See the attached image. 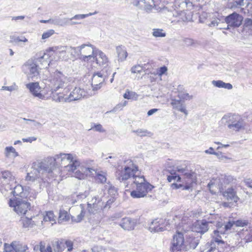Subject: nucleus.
Segmentation results:
<instances>
[{
  "mask_svg": "<svg viewBox=\"0 0 252 252\" xmlns=\"http://www.w3.org/2000/svg\"><path fill=\"white\" fill-rule=\"evenodd\" d=\"M55 162L60 163L63 166L64 170L70 173H74V176L79 179L84 178L85 175H94L91 174L94 169L92 168H82L79 165L80 161L76 156L71 154L61 153L57 155L55 158H50L43 161L34 162L32 166V170L27 174V181L34 182L37 181L39 184L47 181L53 172Z\"/></svg>",
  "mask_w": 252,
  "mask_h": 252,
  "instance_id": "f257e3e1",
  "label": "nucleus"
},
{
  "mask_svg": "<svg viewBox=\"0 0 252 252\" xmlns=\"http://www.w3.org/2000/svg\"><path fill=\"white\" fill-rule=\"evenodd\" d=\"M39 77L46 81L45 84L49 86L52 93L64 87L67 82V77L57 70L52 73L46 70L42 76Z\"/></svg>",
  "mask_w": 252,
  "mask_h": 252,
  "instance_id": "f03ea898",
  "label": "nucleus"
},
{
  "mask_svg": "<svg viewBox=\"0 0 252 252\" xmlns=\"http://www.w3.org/2000/svg\"><path fill=\"white\" fill-rule=\"evenodd\" d=\"M138 170V166L133 163L132 160L127 159L124 161V164L118 167L116 172V176L120 182L131 180L133 182L136 177L140 176L136 175Z\"/></svg>",
  "mask_w": 252,
  "mask_h": 252,
  "instance_id": "7ed1b4c3",
  "label": "nucleus"
},
{
  "mask_svg": "<svg viewBox=\"0 0 252 252\" xmlns=\"http://www.w3.org/2000/svg\"><path fill=\"white\" fill-rule=\"evenodd\" d=\"M219 124L227 126L228 129L235 131L244 130L246 127V123L242 117L233 113L225 114L219 122Z\"/></svg>",
  "mask_w": 252,
  "mask_h": 252,
  "instance_id": "20e7f679",
  "label": "nucleus"
},
{
  "mask_svg": "<svg viewBox=\"0 0 252 252\" xmlns=\"http://www.w3.org/2000/svg\"><path fill=\"white\" fill-rule=\"evenodd\" d=\"M153 188L154 186L145 182L143 176H140L133 180L132 184L133 190L131 191L130 195L133 198L144 197Z\"/></svg>",
  "mask_w": 252,
  "mask_h": 252,
  "instance_id": "39448f33",
  "label": "nucleus"
},
{
  "mask_svg": "<svg viewBox=\"0 0 252 252\" xmlns=\"http://www.w3.org/2000/svg\"><path fill=\"white\" fill-rule=\"evenodd\" d=\"M71 54L74 53L78 58L84 62H88L93 59H94V56L98 50L91 44H84L80 46L71 48Z\"/></svg>",
  "mask_w": 252,
  "mask_h": 252,
  "instance_id": "423d86ee",
  "label": "nucleus"
},
{
  "mask_svg": "<svg viewBox=\"0 0 252 252\" xmlns=\"http://www.w3.org/2000/svg\"><path fill=\"white\" fill-rule=\"evenodd\" d=\"M41 69L39 65L33 59L28 60L22 66L23 72L27 74L29 79L35 80L39 77V70Z\"/></svg>",
  "mask_w": 252,
  "mask_h": 252,
  "instance_id": "0eeeda50",
  "label": "nucleus"
},
{
  "mask_svg": "<svg viewBox=\"0 0 252 252\" xmlns=\"http://www.w3.org/2000/svg\"><path fill=\"white\" fill-rule=\"evenodd\" d=\"M66 49L67 47L64 46L52 47L47 50L46 52L44 53L43 55L36 57L34 60L36 62L37 64L39 65V63H40L43 67L49 65V63L50 62L49 57L52 55L51 52H53L56 54H63L66 51ZM46 67H47V66H46Z\"/></svg>",
  "mask_w": 252,
  "mask_h": 252,
  "instance_id": "6e6552de",
  "label": "nucleus"
},
{
  "mask_svg": "<svg viewBox=\"0 0 252 252\" xmlns=\"http://www.w3.org/2000/svg\"><path fill=\"white\" fill-rule=\"evenodd\" d=\"M177 171L184 176V178L186 182V185H181L180 186L182 188L183 190H192V184L195 183L196 180L195 174L194 172L189 170L187 168H177Z\"/></svg>",
  "mask_w": 252,
  "mask_h": 252,
  "instance_id": "1a4fd4ad",
  "label": "nucleus"
},
{
  "mask_svg": "<svg viewBox=\"0 0 252 252\" xmlns=\"http://www.w3.org/2000/svg\"><path fill=\"white\" fill-rule=\"evenodd\" d=\"M9 205L14 207V211L19 215L25 214L30 206V204L25 200L16 198L14 200L9 201Z\"/></svg>",
  "mask_w": 252,
  "mask_h": 252,
  "instance_id": "9d476101",
  "label": "nucleus"
},
{
  "mask_svg": "<svg viewBox=\"0 0 252 252\" xmlns=\"http://www.w3.org/2000/svg\"><path fill=\"white\" fill-rule=\"evenodd\" d=\"M243 17L241 15L233 12L226 17H223V21L227 24V28L225 29L228 30L229 27H239L242 23Z\"/></svg>",
  "mask_w": 252,
  "mask_h": 252,
  "instance_id": "9b49d317",
  "label": "nucleus"
},
{
  "mask_svg": "<svg viewBox=\"0 0 252 252\" xmlns=\"http://www.w3.org/2000/svg\"><path fill=\"white\" fill-rule=\"evenodd\" d=\"M103 209V202L98 197H94L88 202L87 210L90 214H95Z\"/></svg>",
  "mask_w": 252,
  "mask_h": 252,
  "instance_id": "f8f14e48",
  "label": "nucleus"
},
{
  "mask_svg": "<svg viewBox=\"0 0 252 252\" xmlns=\"http://www.w3.org/2000/svg\"><path fill=\"white\" fill-rule=\"evenodd\" d=\"M171 250L173 252L177 251H185V241L183 234L181 232H177L173 237Z\"/></svg>",
  "mask_w": 252,
  "mask_h": 252,
  "instance_id": "ddd939ff",
  "label": "nucleus"
},
{
  "mask_svg": "<svg viewBox=\"0 0 252 252\" xmlns=\"http://www.w3.org/2000/svg\"><path fill=\"white\" fill-rule=\"evenodd\" d=\"M133 5L140 9H143L147 12H150L154 8L155 3L153 0H128Z\"/></svg>",
  "mask_w": 252,
  "mask_h": 252,
  "instance_id": "4468645a",
  "label": "nucleus"
},
{
  "mask_svg": "<svg viewBox=\"0 0 252 252\" xmlns=\"http://www.w3.org/2000/svg\"><path fill=\"white\" fill-rule=\"evenodd\" d=\"M166 229L164 220L161 219H157L152 221L149 224V230L151 232H161Z\"/></svg>",
  "mask_w": 252,
  "mask_h": 252,
  "instance_id": "2eb2a0df",
  "label": "nucleus"
},
{
  "mask_svg": "<svg viewBox=\"0 0 252 252\" xmlns=\"http://www.w3.org/2000/svg\"><path fill=\"white\" fill-rule=\"evenodd\" d=\"M26 87L29 89L32 95L41 99H46L47 97L40 92L41 88L38 82H33L27 84Z\"/></svg>",
  "mask_w": 252,
  "mask_h": 252,
  "instance_id": "dca6fc26",
  "label": "nucleus"
},
{
  "mask_svg": "<svg viewBox=\"0 0 252 252\" xmlns=\"http://www.w3.org/2000/svg\"><path fill=\"white\" fill-rule=\"evenodd\" d=\"M87 93L80 88H75L68 94L69 102L81 99L87 95Z\"/></svg>",
  "mask_w": 252,
  "mask_h": 252,
  "instance_id": "f3484780",
  "label": "nucleus"
},
{
  "mask_svg": "<svg viewBox=\"0 0 252 252\" xmlns=\"http://www.w3.org/2000/svg\"><path fill=\"white\" fill-rule=\"evenodd\" d=\"M105 80L103 75L101 72L94 74L92 79V86L93 91H96L101 87V85Z\"/></svg>",
  "mask_w": 252,
  "mask_h": 252,
  "instance_id": "a211bd4d",
  "label": "nucleus"
},
{
  "mask_svg": "<svg viewBox=\"0 0 252 252\" xmlns=\"http://www.w3.org/2000/svg\"><path fill=\"white\" fill-rule=\"evenodd\" d=\"M223 243V241L218 238H213L210 242H208L204 248L201 249V252H218L216 248V244Z\"/></svg>",
  "mask_w": 252,
  "mask_h": 252,
  "instance_id": "6ab92c4d",
  "label": "nucleus"
},
{
  "mask_svg": "<svg viewBox=\"0 0 252 252\" xmlns=\"http://www.w3.org/2000/svg\"><path fill=\"white\" fill-rule=\"evenodd\" d=\"M136 221L129 217L123 218L119 223L120 226L125 230H132L135 228Z\"/></svg>",
  "mask_w": 252,
  "mask_h": 252,
  "instance_id": "aec40b11",
  "label": "nucleus"
},
{
  "mask_svg": "<svg viewBox=\"0 0 252 252\" xmlns=\"http://www.w3.org/2000/svg\"><path fill=\"white\" fill-rule=\"evenodd\" d=\"M94 59L96 63L99 65L104 67H107L109 64L108 59L105 54L99 49L97 50Z\"/></svg>",
  "mask_w": 252,
  "mask_h": 252,
  "instance_id": "412c9836",
  "label": "nucleus"
},
{
  "mask_svg": "<svg viewBox=\"0 0 252 252\" xmlns=\"http://www.w3.org/2000/svg\"><path fill=\"white\" fill-rule=\"evenodd\" d=\"M233 225H234V221H229L225 224L219 223L217 225V230L214 231V234L215 235H218V233L223 234L228 230H230Z\"/></svg>",
  "mask_w": 252,
  "mask_h": 252,
  "instance_id": "4be33fe9",
  "label": "nucleus"
},
{
  "mask_svg": "<svg viewBox=\"0 0 252 252\" xmlns=\"http://www.w3.org/2000/svg\"><path fill=\"white\" fill-rule=\"evenodd\" d=\"M208 230V222L206 220H202L201 221H197L195 223L193 231H196L201 234H203L207 232Z\"/></svg>",
  "mask_w": 252,
  "mask_h": 252,
  "instance_id": "5701e85b",
  "label": "nucleus"
},
{
  "mask_svg": "<svg viewBox=\"0 0 252 252\" xmlns=\"http://www.w3.org/2000/svg\"><path fill=\"white\" fill-rule=\"evenodd\" d=\"M251 1V0H236L232 2H230L229 7L231 9H235L236 8H240L246 5L245 7L248 8V10H249V9L251 8V6H250Z\"/></svg>",
  "mask_w": 252,
  "mask_h": 252,
  "instance_id": "b1692460",
  "label": "nucleus"
},
{
  "mask_svg": "<svg viewBox=\"0 0 252 252\" xmlns=\"http://www.w3.org/2000/svg\"><path fill=\"white\" fill-rule=\"evenodd\" d=\"M199 244V239L193 236L189 237L185 241V251H187L189 249L194 250Z\"/></svg>",
  "mask_w": 252,
  "mask_h": 252,
  "instance_id": "393cba45",
  "label": "nucleus"
},
{
  "mask_svg": "<svg viewBox=\"0 0 252 252\" xmlns=\"http://www.w3.org/2000/svg\"><path fill=\"white\" fill-rule=\"evenodd\" d=\"M0 180L3 184H8L10 182H14L15 177L10 171L5 170L1 172Z\"/></svg>",
  "mask_w": 252,
  "mask_h": 252,
  "instance_id": "a878e982",
  "label": "nucleus"
},
{
  "mask_svg": "<svg viewBox=\"0 0 252 252\" xmlns=\"http://www.w3.org/2000/svg\"><path fill=\"white\" fill-rule=\"evenodd\" d=\"M68 89H65L62 94L53 95V100L56 102H69L68 97Z\"/></svg>",
  "mask_w": 252,
  "mask_h": 252,
  "instance_id": "bb28decb",
  "label": "nucleus"
},
{
  "mask_svg": "<svg viewBox=\"0 0 252 252\" xmlns=\"http://www.w3.org/2000/svg\"><path fill=\"white\" fill-rule=\"evenodd\" d=\"M171 104L172 105L174 109L184 113L186 115L188 114V111L186 109V107L182 100L172 99Z\"/></svg>",
  "mask_w": 252,
  "mask_h": 252,
  "instance_id": "cd10ccee",
  "label": "nucleus"
},
{
  "mask_svg": "<svg viewBox=\"0 0 252 252\" xmlns=\"http://www.w3.org/2000/svg\"><path fill=\"white\" fill-rule=\"evenodd\" d=\"M116 52L118 55V61L124 62L127 57L128 54L125 46L120 45L116 47Z\"/></svg>",
  "mask_w": 252,
  "mask_h": 252,
  "instance_id": "c85d7f7f",
  "label": "nucleus"
},
{
  "mask_svg": "<svg viewBox=\"0 0 252 252\" xmlns=\"http://www.w3.org/2000/svg\"><path fill=\"white\" fill-rule=\"evenodd\" d=\"M220 22H224L223 16L217 13V15H215L213 17H212L210 23L207 25L209 27H215L218 26Z\"/></svg>",
  "mask_w": 252,
  "mask_h": 252,
  "instance_id": "c756f323",
  "label": "nucleus"
},
{
  "mask_svg": "<svg viewBox=\"0 0 252 252\" xmlns=\"http://www.w3.org/2000/svg\"><path fill=\"white\" fill-rule=\"evenodd\" d=\"M224 196H225L228 200L237 202L238 197L236 195V193L234 189L231 188L228 189L227 191L224 192Z\"/></svg>",
  "mask_w": 252,
  "mask_h": 252,
  "instance_id": "7c9ffc66",
  "label": "nucleus"
},
{
  "mask_svg": "<svg viewBox=\"0 0 252 252\" xmlns=\"http://www.w3.org/2000/svg\"><path fill=\"white\" fill-rule=\"evenodd\" d=\"M53 246L55 252H62L65 249V240L61 239L55 242Z\"/></svg>",
  "mask_w": 252,
  "mask_h": 252,
  "instance_id": "2f4dec72",
  "label": "nucleus"
},
{
  "mask_svg": "<svg viewBox=\"0 0 252 252\" xmlns=\"http://www.w3.org/2000/svg\"><path fill=\"white\" fill-rule=\"evenodd\" d=\"M212 84L216 87L219 88H225L228 90H231L232 89V85L230 83H226L223 82L221 80H213L212 82Z\"/></svg>",
  "mask_w": 252,
  "mask_h": 252,
  "instance_id": "473e14b6",
  "label": "nucleus"
},
{
  "mask_svg": "<svg viewBox=\"0 0 252 252\" xmlns=\"http://www.w3.org/2000/svg\"><path fill=\"white\" fill-rule=\"evenodd\" d=\"M91 174H94L92 176H94L95 181L100 183H104L106 181V177L104 173L97 172L95 170L94 171H92V173Z\"/></svg>",
  "mask_w": 252,
  "mask_h": 252,
  "instance_id": "72a5a7b5",
  "label": "nucleus"
},
{
  "mask_svg": "<svg viewBox=\"0 0 252 252\" xmlns=\"http://www.w3.org/2000/svg\"><path fill=\"white\" fill-rule=\"evenodd\" d=\"M16 252H25L28 249L27 245L19 242H13L12 243Z\"/></svg>",
  "mask_w": 252,
  "mask_h": 252,
  "instance_id": "f704fd0d",
  "label": "nucleus"
},
{
  "mask_svg": "<svg viewBox=\"0 0 252 252\" xmlns=\"http://www.w3.org/2000/svg\"><path fill=\"white\" fill-rule=\"evenodd\" d=\"M12 154V157L16 158L19 156V154L16 151V150L12 146L6 147L4 149V155L6 158H9Z\"/></svg>",
  "mask_w": 252,
  "mask_h": 252,
  "instance_id": "c9c22d12",
  "label": "nucleus"
},
{
  "mask_svg": "<svg viewBox=\"0 0 252 252\" xmlns=\"http://www.w3.org/2000/svg\"><path fill=\"white\" fill-rule=\"evenodd\" d=\"M225 185L226 184L224 183V180H221V176L218 179H216L214 182L211 181V183L208 184V186L210 188H211L212 186H216L220 189H222Z\"/></svg>",
  "mask_w": 252,
  "mask_h": 252,
  "instance_id": "e433bc0d",
  "label": "nucleus"
},
{
  "mask_svg": "<svg viewBox=\"0 0 252 252\" xmlns=\"http://www.w3.org/2000/svg\"><path fill=\"white\" fill-rule=\"evenodd\" d=\"M12 193L14 196L23 197L24 196L23 187L20 185L16 186L12 191Z\"/></svg>",
  "mask_w": 252,
  "mask_h": 252,
  "instance_id": "4c0bfd02",
  "label": "nucleus"
},
{
  "mask_svg": "<svg viewBox=\"0 0 252 252\" xmlns=\"http://www.w3.org/2000/svg\"><path fill=\"white\" fill-rule=\"evenodd\" d=\"M43 220L45 221H50L52 224L56 222L55 216L52 211H48L44 216Z\"/></svg>",
  "mask_w": 252,
  "mask_h": 252,
  "instance_id": "58836bf2",
  "label": "nucleus"
},
{
  "mask_svg": "<svg viewBox=\"0 0 252 252\" xmlns=\"http://www.w3.org/2000/svg\"><path fill=\"white\" fill-rule=\"evenodd\" d=\"M69 220V216L66 211L60 210L59 217V222L61 223L63 221H67Z\"/></svg>",
  "mask_w": 252,
  "mask_h": 252,
  "instance_id": "ea45409f",
  "label": "nucleus"
},
{
  "mask_svg": "<svg viewBox=\"0 0 252 252\" xmlns=\"http://www.w3.org/2000/svg\"><path fill=\"white\" fill-rule=\"evenodd\" d=\"M124 97L127 99L137 100L138 95L135 92L127 90L124 94Z\"/></svg>",
  "mask_w": 252,
  "mask_h": 252,
  "instance_id": "a19ab883",
  "label": "nucleus"
},
{
  "mask_svg": "<svg viewBox=\"0 0 252 252\" xmlns=\"http://www.w3.org/2000/svg\"><path fill=\"white\" fill-rule=\"evenodd\" d=\"M152 35L155 37H163L166 36V33L163 29H153Z\"/></svg>",
  "mask_w": 252,
  "mask_h": 252,
  "instance_id": "79ce46f5",
  "label": "nucleus"
},
{
  "mask_svg": "<svg viewBox=\"0 0 252 252\" xmlns=\"http://www.w3.org/2000/svg\"><path fill=\"white\" fill-rule=\"evenodd\" d=\"M97 12L96 11H95L94 13H89L88 14H77L74 16L73 17L70 18L69 20L70 21H72L73 20H80L82 19H84L85 18H87L89 16L93 15L94 14H96Z\"/></svg>",
  "mask_w": 252,
  "mask_h": 252,
  "instance_id": "37998d69",
  "label": "nucleus"
},
{
  "mask_svg": "<svg viewBox=\"0 0 252 252\" xmlns=\"http://www.w3.org/2000/svg\"><path fill=\"white\" fill-rule=\"evenodd\" d=\"M181 179V177L176 173H171L170 175L167 176V180L169 182H171L173 181L180 182Z\"/></svg>",
  "mask_w": 252,
  "mask_h": 252,
  "instance_id": "c03bdc74",
  "label": "nucleus"
},
{
  "mask_svg": "<svg viewBox=\"0 0 252 252\" xmlns=\"http://www.w3.org/2000/svg\"><path fill=\"white\" fill-rule=\"evenodd\" d=\"M132 132L135 133L137 135L140 137L146 136L150 133V132L146 129L140 128L136 130H132Z\"/></svg>",
  "mask_w": 252,
  "mask_h": 252,
  "instance_id": "a18cd8bd",
  "label": "nucleus"
},
{
  "mask_svg": "<svg viewBox=\"0 0 252 252\" xmlns=\"http://www.w3.org/2000/svg\"><path fill=\"white\" fill-rule=\"evenodd\" d=\"M183 42L186 46H194L197 43V41L192 38H185L183 39Z\"/></svg>",
  "mask_w": 252,
  "mask_h": 252,
  "instance_id": "49530a36",
  "label": "nucleus"
},
{
  "mask_svg": "<svg viewBox=\"0 0 252 252\" xmlns=\"http://www.w3.org/2000/svg\"><path fill=\"white\" fill-rule=\"evenodd\" d=\"M234 225L237 227H243L247 226L249 224V221L247 220H238L234 221Z\"/></svg>",
  "mask_w": 252,
  "mask_h": 252,
  "instance_id": "de8ad7c7",
  "label": "nucleus"
},
{
  "mask_svg": "<svg viewBox=\"0 0 252 252\" xmlns=\"http://www.w3.org/2000/svg\"><path fill=\"white\" fill-rule=\"evenodd\" d=\"M21 222L24 227L27 228L31 226L32 224V220L31 219L27 217L23 218Z\"/></svg>",
  "mask_w": 252,
  "mask_h": 252,
  "instance_id": "09e8293b",
  "label": "nucleus"
},
{
  "mask_svg": "<svg viewBox=\"0 0 252 252\" xmlns=\"http://www.w3.org/2000/svg\"><path fill=\"white\" fill-rule=\"evenodd\" d=\"M221 180H223L224 183L226 185L231 183L233 180V178L230 175H221Z\"/></svg>",
  "mask_w": 252,
  "mask_h": 252,
  "instance_id": "8fccbe9b",
  "label": "nucleus"
},
{
  "mask_svg": "<svg viewBox=\"0 0 252 252\" xmlns=\"http://www.w3.org/2000/svg\"><path fill=\"white\" fill-rule=\"evenodd\" d=\"M45 249V245L42 242H40L39 245H36L34 246L33 250L35 252H43Z\"/></svg>",
  "mask_w": 252,
  "mask_h": 252,
  "instance_id": "3c124183",
  "label": "nucleus"
},
{
  "mask_svg": "<svg viewBox=\"0 0 252 252\" xmlns=\"http://www.w3.org/2000/svg\"><path fill=\"white\" fill-rule=\"evenodd\" d=\"M55 33V31L53 30H49L46 32H44L42 35V39H46L51 36H52L53 34H54Z\"/></svg>",
  "mask_w": 252,
  "mask_h": 252,
  "instance_id": "603ef678",
  "label": "nucleus"
},
{
  "mask_svg": "<svg viewBox=\"0 0 252 252\" xmlns=\"http://www.w3.org/2000/svg\"><path fill=\"white\" fill-rule=\"evenodd\" d=\"M18 87L15 83H14L13 85L10 86H2L1 89V90H6L10 92L16 91Z\"/></svg>",
  "mask_w": 252,
  "mask_h": 252,
  "instance_id": "864d4df0",
  "label": "nucleus"
},
{
  "mask_svg": "<svg viewBox=\"0 0 252 252\" xmlns=\"http://www.w3.org/2000/svg\"><path fill=\"white\" fill-rule=\"evenodd\" d=\"M142 70L143 67L140 65H134L131 68V71L132 73H140Z\"/></svg>",
  "mask_w": 252,
  "mask_h": 252,
  "instance_id": "5fc2aeb1",
  "label": "nucleus"
},
{
  "mask_svg": "<svg viewBox=\"0 0 252 252\" xmlns=\"http://www.w3.org/2000/svg\"><path fill=\"white\" fill-rule=\"evenodd\" d=\"M209 14L206 12H202L199 17V22L201 23H204L205 21L209 17Z\"/></svg>",
  "mask_w": 252,
  "mask_h": 252,
  "instance_id": "6e6d98bb",
  "label": "nucleus"
},
{
  "mask_svg": "<svg viewBox=\"0 0 252 252\" xmlns=\"http://www.w3.org/2000/svg\"><path fill=\"white\" fill-rule=\"evenodd\" d=\"M4 251L5 252H16L12 243L11 244H5Z\"/></svg>",
  "mask_w": 252,
  "mask_h": 252,
  "instance_id": "4d7b16f0",
  "label": "nucleus"
},
{
  "mask_svg": "<svg viewBox=\"0 0 252 252\" xmlns=\"http://www.w3.org/2000/svg\"><path fill=\"white\" fill-rule=\"evenodd\" d=\"M115 200V197L114 196H111V198L108 200H107L105 204L103 203V209H105L106 208H109L112 203H113Z\"/></svg>",
  "mask_w": 252,
  "mask_h": 252,
  "instance_id": "13d9d810",
  "label": "nucleus"
},
{
  "mask_svg": "<svg viewBox=\"0 0 252 252\" xmlns=\"http://www.w3.org/2000/svg\"><path fill=\"white\" fill-rule=\"evenodd\" d=\"M108 192L109 195L111 196H115L117 194V190L114 186H110L108 190Z\"/></svg>",
  "mask_w": 252,
  "mask_h": 252,
  "instance_id": "bf43d9fd",
  "label": "nucleus"
},
{
  "mask_svg": "<svg viewBox=\"0 0 252 252\" xmlns=\"http://www.w3.org/2000/svg\"><path fill=\"white\" fill-rule=\"evenodd\" d=\"M73 242L71 240H65V248H67V251L68 252H71L73 249Z\"/></svg>",
  "mask_w": 252,
  "mask_h": 252,
  "instance_id": "052dcab7",
  "label": "nucleus"
},
{
  "mask_svg": "<svg viewBox=\"0 0 252 252\" xmlns=\"http://www.w3.org/2000/svg\"><path fill=\"white\" fill-rule=\"evenodd\" d=\"M167 70V68L165 66L160 67L157 71V74L159 76H162L164 74Z\"/></svg>",
  "mask_w": 252,
  "mask_h": 252,
  "instance_id": "680f3d73",
  "label": "nucleus"
},
{
  "mask_svg": "<svg viewBox=\"0 0 252 252\" xmlns=\"http://www.w3.org/2000/svg\"><path fill=\"white\" fill-rule=\"evenodd\" d=\"M89 194V191H85L83 193H80L79 194L77 195V197L78 199H82L83 198H85L87 196H88Z\"/></svg>",
  "mask_w": 252,
  "mask_h": 252,
  "instance_id": "e2e57ef3",
  "label": "nucleus"
},
{
  "mask_svg": "<svg viewBox=\"0 0 252 252\" xmlns=\"http://www.w3.org/2000/svg\"><path fill=\"white\" fill-rule=\"evenodd\" d=\"M204 152L207 154L214 155L215 156L219 155V153L214 152V148L212 147H210L209 149L206 150Z\"/></svg>",
  "mask_w": 252,
  "mask_h": 252,
  "instance_id": "0e129e2a",
  "label": "nucleus"
},
{
  "mask_svg": "<svg viewBox=\"0 0 252 252\" xmlns=\"http://www.w3.org/2000/svg\"><path fill=\"white\" fill-rule=\"evenodd\" d=\"M244 26L245 27H249L252 26V19L246 18L244 21Z\"/></svg>",
  "mask_w": 252,
  "mask_h": 252,
  "instance_id": "69168bd1",
  "label": "nucleus"
},
{
  "mask_svg": "<svg viewBox=\"0 0 252 252\" xmlns=\"http://www.w3.org/2000/svg\"><path fill=\"white\" fill-rule=\"evenodd\" d=\"M11 39H13L15 41H16V42H20V41H22V42H27L28 41V39L24 36L23 37H16L15 38H13V37H11Z\"/></svg>",
  "mask_w": 252,
  "mask_h": 252,
  "instance_id": "338daca9",
  "label": "nucleus"
},
{
  "mask_svg": "<svg viewBox=\"0 0 252 252\" xmlns=\"http://www.w3.org/2000/svg\"><path fill=\"white\" fill-rule=\"evenodd\" d=\"M244 182L247 187L252 188V179L250 178L246 179L244 180Z\"/></svg>",
  "mask_w": 252,
  "mask_h": 252,
  "instance_id": "774afa93",
  "label": "nucleus"
}]
</instances>
